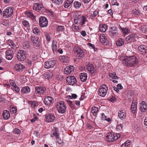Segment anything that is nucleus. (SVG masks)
Instances as JSON below:
<instances>
[{
	"label": "nucleus",
	"mask_w": 147,
	"mask_h": 147,
	"mask_svg": "<svg viewBox=\"0 0 147 147\" xmlns=\"http://www.w3.org/2000/svg\"><path fill=\"white\" fill-rule=\"evenodd\" d=\"M80 78L81 81L84 82L87 80V75L86 73H81L80 74Z\"/></svg>",
	"instance_id": "30"
},
{
	"label": "nucleus",
	"mask_w": 147,
	"mask_h": 147,
	"mask_svg": "<svg viewBox=\"0 0 147 147\" xmlns=\"http://www.w3.org/2000/svg\"><path fill=\"white\" fill-rule=\"evenodd\" d=\"M25 67L23 65L20 63L16 64L15 67L16 70L20 72L24 71L25 70Z\"/></svg>",
	"instance_id": "15"
},
{
	"label": "nucleus",
	"mask_w": 147,
	"mask_h": 147,
	"mask_svg": "<svg viewBox=\"0 0 147 147\" xmlns=\"http://www.w3.org/2000/svg\"><path fill=\"white\" fill-rule=\"evenodd\" d=\"M116 44L117 46L120 47L123 46L124 44L123 40L121 39L117 42Z\"/></svg>",
	"instance_id": "36"
},
{
	"label": "nucleus",
	"mask_w": 147,
	"mask_h": 147,
	"mask_svg": "<svg viewBox=\"0 0 147 147\" xmlns=\"http://www.w3.org/2000/svg\"><path fill=\"white\" fill-rule=\"evenodd\" d=\"M123 126V125L122 124H120V125H118L117 126V129L119 130H121L122 129Z\"/></svg>",
	"instance_id": "60"
},
{
	"label": "nucleus",
	"mask_w": 147,
	"mask_h": 147,
	"mask_svg": "<svg viewBox=\"0 0 147 147\" xmlns=\"http://www.w3.org/2000/svg\"><path fill=\"white\" fill-rule=\"evenodd\" d=\"M13 132L16 134H19L21 133V131L19 129L15 128L13 130Z\"/></svg>",
	"instance_id": "52"
},
{
	"label": "nucleus",
	"mask_w": 147,
	"mask_h": 147,
	"mask_svg": "<svg viewBox=\"0 0 147 147\" xmlns=\"http://www.w3.org/2000/svg\"><path fill=\"white\" fill-rule=\"evenodd\" d=\"M66 81L68 84L71 85H73L76 81L75 78L74 76H68L67 77Z\"/></svg>",
	"instance_id": "16"
},
{
	"label": "nucleus",
	"mask_w": 147,
	"mask_h": 147,
	"mask_svg": "<svg viewBox=\"0 0 147 147\" xmlns=\"http://www.w3.org/2000/svg\"><path fill=\"white\" fill-rule=\"evenodd\" d=\"M6 42L7 45H9L10 46L11 49L15 50V49L16 48V46L12 40L10 39L8 40H7Z\"/></svg>",
	"instance_id": "26"
},
{
	"label": "nucleus",
	"mask_w": 147,
	"mask_h": 147,
	"mask_svg": "<svg viewBox=\"0 0 147 147\" xmlns=\"http://www.w3.org/2000/svg\"><path fill=\"white\" fill-rule=\"evenodd\" d=\"M57 110L59 113L63 114L65 112L66 107L63 101H60L56 105Z\"/></svg>",
	"instance_id": "4"
},
{
	"label": "nucleus",
	"mask_w": 147,
	"mask_h": 147,
	"mask_svg": "<svg viewBox=\"0 0 147 147\" xmlns=\"http://www.w3.org/2000/svg\"><path fill=\"white\" fill-rule=\"evenodd\" d=\"M117 86L119 89L121 90L123 88V86L121 84H118L117 85Z\"/></svg>",
	"instance_id": "63"
},
{
	"label": "nucleus",
	"mask_w": 147,
	"mask_h": 147,
	"mask_svg": "<svg viewBox=\"0 0 147 147\" xmlns=\"http://www.w3.org/2000/svg\"><path fill=\"white\" fill-rule=\"evenodd\" d=\"M56 138L57 139V142L59 144H61L63 142L59 138V136H58L57 137H56Z\"/></svg>",
	"instance_id": "53"
},
{
	"label": "nucleus",
	"mask_w": 147,
	"mask_h": 147,
	"mask_svg": "<svg viewBox=\"0 0 147 147\" xmlns=\"http://www.w3.org/2000/svg\"><path fill=\"white\" fill-rule=\"evenodd\" d=\"M100 40L103 45H107L108 41L107 40L105 34H100Z\"/></svg>",
	"instance_id": "19"
},
{
	"label": "nucleus",
	"mask_w": 147,
	"mask_h": 147,
	"mask_svg": "<svg viewBox=\"0 0 147 147\" xmlns=\"http://www.w3.org/2000/svg\"><path fill=\"white\" fill-rule=\"evenodd\" d=\"M141 106L140 107V110L141 111L145 112L147 108V105L144 101H142L141 103Z\"/></svg>",
	"instance_id": "27"
},
{
	"label": "nucleus",
	"mask_w": 147,
	"mask_h": 147,
	"mask_svg": "<svg viewBox=\"0 0 147 147\" xmlns=\"http://www.w3.org/2000/svg\"><path fill=\"white\" fill-rule=\"evenodd\" d=\"M112 5H116L117 6H119V4L117 3V0H113L112 1Z\"/></svg>",
	"instance_id": "55"
},
{
	"label": "nucleus",
	"mask_w": 147,
	"mask_h": 147,
	"mask_svg": "<svg viewBox=\"0 0 147 147\" xmlns=\"http://www.w3.org/2000/svg\"><path fill=\"white\" fill-rule=\"evenodd\" d=\"M22 24L24 26L27 28L29 27L30 26L28 22L26 20H23L22 21Z\"/></svg>",
	"instance_id": "37"
},
{
	"label": "nucleus",
	"mask_w": 147,
	"mask_h": 147,
	"mask_svg": "<svg viewBox=\"0 0 147 147\" xmlns=\"http://www.w3.org/2000/svg\"><path fill=\"white\" fill-rule=\"evenodd\" d=\"M9 82L11 85L13 87H15V85H16L15 82L12 80H10Z\"/></svg>",
	"instance_id": "59"
},
{
	"label": "nucleus",
	"mask_w": 147,
	"mask_h": 147,
	"mask_svg": "<svg viewBox=\"0 0 147 147\" xmlns=\"http://www.w3.org/2000/svg\"><path fill=\"white\" fill-rule=\"evenodd\" d=\"M38 105L37 102L36 101H34L32 104V107L35 108V107L37 106Z\"/></svg>",
	"instance_id": "61"
},
{
	"label": "nucleus",
	"mask_w": 147,
	"mask_h": 147,
	"mask_svg": "<svg viewBox=\"0 0 147 147\" xmlns=\"http://www.w3.org/2000/svg\"><path fill=\"white\" fill-rule=\"evenodd\" d=\"M5 26H8L9 25V22L7 20H5L1 24Z\"/></svg>",
	"instance_id": "48"
},
{
	"label": "nucleus",
	"mask_w": 147,
	"mask_h": 147,
	"mask_svg": "<svg viewBox=\"0 0 147 147\" xmlns=\"http://www.w3.org/2000/svg\"><path fill=\"white\" fill-rule=\"evenodd\" d=\"M45 117L46 121L48 123L53 121L55 119L54 115L51 113L46 115Z\"/></svg>",
	"instance_id": "18"
},
{
	"label": "nucleus",
	"mask_w": 147,
	"mask_h": 147,
	"mask_svg": "<svg viewBox=\"0 0 147 147\" xmlns=\"http://www.w3.org/2000/svg\"><path fill=\"white\" fill-rule=\"evenodd\" d=\"M138 36L137 34L134 33L127 36L126 38V40L128 43H129L134 40L136 38H138Z\"/></svg>",
	"instance_id": "14"
},
{
	"label": "nucleus",
	"mask_w": 147,
	"mask_h": 147,
	"mask_svg": "<svg viewBox=\"0 0 147 147\" xmlns=\"http://www.w3.org/2000/svg\"><path fill=\"white\" fill-rule=\"evenodd\" d=\"M27 55L26 51L22 50H20L17 53V57L19 61H22L25 59Z\"/></svg>",
	"instance_id": "3"
},
{
	"label": "nucleus",
	"mask_w": 147,
	"mask_h": 147,
	"mask_svg": "<svg viewBox=\"0 0 147 147\" xmlns=\"http://www.w3.org/2000/svg\"><path fill=\"white\" fill-rule=\"evenodd\" d=\"M13 12V9L11 7H8L3 11V16L5 18H9L12 15Z\"/></svg>",
	"instance_id": "6"
},
{
	"label": "nucleus",
	"mask_w": 147,
	"mask_h": 147,
	"mask_svg": "<svg viewBox=\"0 0 147 147\" xmlns=\"http://www.w3.org/2000/svg\"><path fill=\"white\" fill-rule=\"evenodd\" d=\"M44 75V76L46 79L49 80L52 78L53 74L52 72L49 71L48 72H46L45 74Z\"/></svg>",
	"instance_id": "29"
},
{
	"label": "nucleus",
	"mask_w": 147,
	"mask_h": 147,
	"mask_svg": "<svg viewBox=\"0 0 147 147\" xmlns=\"http://www.w3.org/2000/svg\"><path fill=\"white\" fill-rule=\"evenodd\" d=\"M46 91V88L41 86H37L35 88V93L40 95L43 94Z\"/></svg>",
	"instance_id": "10"
},
{
	"label": "nucleus",
	"mask_w": 147,
	"mask_h": 147,
	"mask_svg": "<svg viewBox=\"0 0 147 147\" xmlns=\"http://www.w3.org/2000/svg\"><path fill=\"white\" fill-rule=\"evenodd\" d=\"M64 0H52L53 2L56 4L61 5L62 3Z\"/></svg>",
	"instance_id": "40"
},
{
	"label": "nucleus",
	"mask_w": 147,
	"mask_h": 147,
	"mask_svg": "<svg viewBox=\"0 0 147 147\" xmlns=\"http://www.w3.org/2000/svg\"><path fill=\"white\" fill-rule=\"evenodd\" d=\"M130 142L127 140L126 141L124 144H122L121 145V147H127L129 145Z\"/></svg>",
	"instance_id": "47"
},
{
	"label": "nucleus",
	"mask_w": 147,
	"mask_h": 147,
	"mask_svg": "<svg viewBox=\"0 0 147 147\" xmlns=\"http://www.w3.org/2000/svg\"><path fill=\"white\" fill-rule=\"evenodd\" d=\"M61 58L64 63H66L68 61L69 57L67 56H63L61 57Z\"/></svg>",
	"instance_id": "44"
},
{
	"label": "nucleus",
	"mask_w": 147,
	"mask_h": 147,
	"mask_svg": "<svg viewBox=\"0 0 147 147\" xmlns=\"http://www.w3.org/2000/svg\"><path fill=\"white\" fill-rule=\"evenodd\" d=\"M138 60L134 56L126 57L123 60V63L125 66L132 67L138 64Z\"/></svg>",
	"instance_id": "1"
},
{
	"label": "nucleus",
	"mask_w": 147,
	"mask_h": 147,
	"mask_svg": "<svg viewBox=\"0 0 147 147\" xmlns=\"http://www.w3.org/2000/svg\"><path fill=\"white\" fill-rule=\"evenodd\" d=\"M30 91V88L28 86H26L22 88L21 90L22 94H28Z\"/></svg>",
	"instance_id": "25"
},
{
	"label": "nucleus",
	"mask_w": 147,
	"mask_h": 147,
	"mask_svg": "<svg viewBox=\"0 0 147 147\" xmlns=\"http://www.w3.org/2000/svg\"><path fill=\"white\" fill-rule=\"evenodd\" d=\"M81 35L84 36H85L86 35V32L84 31H82L81 32Z\"/></svg>",
	"instance_id": "64"
},
{
	"label": "nucleus",
	"mask_w": 147,
	"mask_h": 147,
	"mask_svg": "<svg viewBox=\"0 0 147 147\" xmlns=\"http://www.w3.org/2000/svg\"><path fill=\"white\" fill-rule=\"evenodd\" d=\"M131 108L132 113H134L137 109L136 102L134 101L132 102Z\"/></svg>",
	"instance_id": "31"
},
{
	"label": "nucleus",
	"mask_w": 147,
	"mask_h": 147,
	"mask_svg": "<svg viewBox=\"0 0 147 147\" xmlns=\"http://www.w3.org/2000/svg\"><path fill=\"white\" fill-rule=\"evenodd\" d=\"M39 23L41 27H45L47 26L48 21L45 17L42 16L40 18Z\"/></svg>",
	"instance_id": "9"
},
{
	"label": "nucleus",
	"mask_w": 147,
	"mask_h": 147,
	"mask_svg": "<svg viewBox=\"0 0 147 147\" xmlns=\"http://www.w3.org/2000/svg\"><path fill=\"white\" fill-rule=\"evenodd\" d=\"M73 0H67L64 5V7L67 8L72 4Z\"/></svg>",
	"instance_id": "34"
},
{
	"label": "nucleus",
	"mask_w": 147,
	"mask_h": 147,
	"mask_svg": "<svg viewBox=\"0 0 147 147\" xmlns=\"http://www.w3.org/2000/svg\"><path fill=\"white\" fill-rule=\"evenodd\" d=\"M53 99L51 97L48 96L45 98L44 102L46 105H49L53 102Z\"/></svg>",
	"instance_id": "21"
},
{
	"label": "nucleus",
	"mask_w": 147,
	"mask_h": 147,
	"mask_svg": "<svg viewBox=\"0 0 147 147\" xmlns=\"http://www.w3.org/2000/svg\"><path fill=\"white\" fill-rule=\"evenodd\" d=\"M11 112H12L13 113H15L17 112V109L14 107H11L10 109Z\"/></svg>",
	"instance_id": "51"
},
{
	"label": "nucleus",
	"mask_w": 147,
	"mask_h": 147,
	"mask_svg": "<svg viewBox=\"0 0 147 147\" xmlns=\"http://www.w3.org/2000/svg\"><path fill=\"white\" fill-rule=\"evenodd\" d=\"M27 14L28 17L31 18L32 20H34L35 19V16L31 12H28Z\"/></svg>",
	"instance_id": "41"
},
{
	"label": "nucleus",
	"mask_w": 147,
	"mask_h": 147,
	"mask_svg": "<svg viewBox=\"0 0 147 147\" xmlns=\"http://www.w3.org/2000/svg\"><path fill=\"white\" fill-rule=\"evenodd\" d=\"M6 59L11 60L13 57V52L10 50H7L6 51Z\"/></svg>",
	"instance_id": "20"
},
{
	"label": "nucleus",
	"mask_w": 147,
	"mask_h": 147,
	"mask_svg": "<svg viewBox=\"0 0 147 147\" xmlns=\"http://www.w3.org/2000/svg\"><path fill=\"white\" fill-rule=\"evenodd\" d=\"M107 28V27L106 24H102L100 25L99 29L101 32H105Z\"/></svg>",
	"instance_id": "33"
},
{
	"label": "nucleus",
	"mask_w": 147,
	"mask_h": 147,
	"mask_svg": "<svg viewBox=\"0 0 147 147\" xmlns=\"http://www.w3.org/2000/svg\"><path fill=\"white\" fill-rule=\"evenodd\" d=\"M30 39L34 45L36 47H39L40 46V41L38 37L32 35L30 37Z\"/></svg>",
	"instance_id": "8"
},
{
	"label": "nucleus",
	"mask_w": 147,
	"mask_h": 147,
	"mask_svg": "<svg viewBox=\"0 0 147 147\" xmlns=\"http://www.w3.org/2000/svg\"><path fill=\"white\" fill-rule=\"evenodd\" d=\"M132 12L133 13L134 15H137L139 16L140 15V13L139 11L136 9L133 10Z\"/></svg>",
	"instance_id": "57"
},
{
	"label": "nucleus",
	"mask_w": 147,
	"mask_h": 147,
	"mask_svg": "<svg viewBox=\"0 0 147 147\" xmlns=\"http://www.w3.org/2000/svg\"><path fill=\"white\" fill-rule=\"evenodd\" d=\"M74 67L72 66H68L65 69V73L66 74H69L74 70Z\"/></svg>",
	"instance_id": "23"
},
{
	"label": "nucleus",
	"mask_w": 147,
	"mask_h": 147,
	"mask_svg": "<svg viewBox=\"0 0 147 147\" xmlns=\"http://www.w3.org/2000/svg\"><path fill=\"white\" fill-rule=\"evenodd\" d=\"M102 116V119L104 120H106V116L103 113H102L101 114Z\"/></svg>",
	"instance_id": "62"
},
{
	"label": "nucleus",
	"mask_w": 147,
	"mask_h": 147,
	"mask_svg": "<svg viewBox=\"0 0 147 147\" xmlns=\"http://www.w3.org/2000/svg\"><path fill=\"white\" fill-rule=\"evenodd\" d=\"M53 134L56 137L59 136V131L56 127H54L53 130Z\"/></svg>",
	"instance_id": "35"
},
{
	"label": "nucleus",
	"mask_w": 147,
	"mask_h": 147,
	"mask_svg": "<svg viewBox=\"0 0 147 147\" xmlns=\"http://www.w3.org/2000/svg\"><path fill=\"white\" fill-rule=\"evenodd\" d=\"M126 114L125 111L121 109L118 112V116L119 117L122 119H124L125 117Z\"/></svg>",
	"instance_id": "24"
},
{
	"label": "nucleus",
	"mask_w": 147,
	"mask_h": 147,
	"mask_svg": "<svg viewBox=\"0 0 147 147\" xmlns=\"http://www.w3.org/2000/svg\"><path fill=\"white\" fill-rule=\"evenodd\" d=\"M74 5V7L76 8H79L81 5L80 3L77 1L75 2Z\"/></svg>",
	"instance_id": "43"
},
{
	"label": "nucleus",
	"mask_w": 147,
	"mask_h": 147,
	"mask_svg": "<svg viewBox=\"0 0 147 147\" xmlns=\"http://www.w3.org/2000/svg\"><path fill=\"white\" fill-rule=\"evenodd\" d=\"M146 47L144 45H141L138 47V50L139 53L143 52L142 53V54L144 55L146 53Z\"/></svg>",
	"instance_id": "22"
},
{
	"label": "nucleus",
	"mask_w": 147,
	"mask_h": 147,
	"mask_svg": "<svg viewBox=\"0 0 147 147\" xmlns=\"http://www.w3.org/2000/svg\"><path fill=\"white\" fill-rule=\"evenodd\" d=\"M120 137L119 134H117L112 133H109L106 137V139L107 141L113 142L117 140Z\"/></svg>",
	"instance_id": "5"
},
{
	"label": "nucleus",
	"mask_w": 147,
	"mask_h": 147,
	"mask_svg": "<svg viewBox=\"0 0 147 147\" xmlns=\"http://www.w3.org/2000/svg\"><path fill=\"white\" fill-rule=\"evenodd\" d=\"M23 47L24 49H27L29 47L30 45L29 43L27 41L24 42L23 45Z\"/></svg>",
	"instance_id": "46"
},
{
	"label": "nucleus",
	"mask_w": 147,
	"mask_h": 147,
	"mask_svg": "<svg viewBox=\"0 0 147 147\" xmlns=\"http://www.w3.org/2000/svg\"><path fill=\"white\" fill-rule=\"evenodd\" d=\"M14 88L15 91L16 92H18L20 91V88L19 87L16 85H15V87H13Z\"/></svg>",
	"instance_id": "58"
},
{
	"label": "nucleus",
	"mask_w": 147,
	"mask_h": 147,
	"mask_svg": "<svg viewBox=\"0 0 147 147\" xmlns=\"http://www.w3.org/2000/svg\"><path fill=\"white\" fill-rule=\"evenodd\" d=\"M25 62L27 63L29 66H31L32 63V61L28 59H26V60L25 61Z\"/></svg>",
	"instance_id": "50"
},
{
	"label": "nucleus",
	"mask_w": 147,
	"mask_h": 147,
	"mask_svg": "<svg viewBox=\"0 0 147 147\" xmlns=\"http://www.w3.org/2000/svg\"><path fill=\"white\" fill-rule=\"evenodd\" d=\"M117 28H115L114 29H113L111 31V32L112 34H113V35L115 34H115L117 33Z\"/></svg>",
	"instance_id": "56"
},
{
	"label": "nucleus",
	"mask_w": 147,
	"mask_h": 147,
	"mask_svg": "<svg viewBox=\"0 0 147 147\" xmlns=\"http://www.w3.org/2000/svg\"><path fill=\"white\" fill-rule=\"evenodd\" d=\"M87 16H82L80 15H78L74 19V22L76 24H80L82 26L85 24V22L87 21L86 18Z\"/></svg>",
	"instance_id": "2"
},
{
	"label": "nucleus",
	"mask_w": 147,
	"mask_h": 147,
	"mask_svg": "<svg viewBox=\"0 0 147 147\" xmlns=\"http://www.w3.org/2000/svg\"><path fill=\"white\" fill-rule=\"evenodd\" d=\"M74 51L75 53L77 54L78 57H82L83 56L84 54V51L78 46H75L74 48Z\"/></svg>",
	"instance_id": "11"
},
{
	"label": "nucleus",
	"mask_w": 147,
	"mask_h": 147,
	"mask_svg": "<svg viewBox=\"0 0 147 147\" xmlns=\"http://www.w3.org/2000/svg\"><path fill=\"white\" fill-rule=\"evenodd\" d=\"M34 33L35 34H38L39 33V30L38 29L36 28H35L33 30Z\"/></svg>",
	"instance_id": "54"
},
{
	"label": "nucleus",
	"mask_w": 147,
	"mask_h": 147,
	"mask_svg": "<svg viewBox=\"0 0 147 147\" xmlns=\"http://www.w3.org/2000/svg\"><path fill=\"white\" fill-rule=\"evenodd\" d=\"M42 7V4L40 3H35L33 6V9L40 12L42 11L41 10Z\"/></svg>",
	"instance_id": "17"
},
{
	"label": "nucleus",
	"mask_w": 147,
	"mask_h": 147,
	"mask_svg": "<svg viewBox=\"0 0 147 147\" xmlns=\"http://www.w3.org/2000/svg\"><path fill=\"white\" fill-rule=\"evenodd\" d=\"M91 111L93 113V115L95 116L96 117L98 111V110L97 107H94L92 108Z\"/></svg>",
	"instance_id": "32"
},
{
	"label": "nucleus",
	"mask_w": 147,
	"mask_h": 147,
	"mask_svg": "<svg viewBox=\"0 0 147 147\" xmlns=\"http://www.w3.org/2000/svg\"><path fill=\"white\" fill-rule=\"evenodd\" d=\"M56 64V62L54 60H50L45 62V67L47 69L53 68Z\"/></svg>",
	"instance_id": "12"
},
{
	"label": "nucleus",
	"mask_w": 147,
	"mask_h": 147,
	"mask_svg": "<svg viewBox=\"0 0 147 147\" xmlns=\"http://www.w3.org/2000/svg\"><path fill=\"white\" fill-rule=\"evenodd\" d=\"M98 12L97 11H95L93 12V14H91L90 16V18L91 19H93L96 17L98 14Z\"/></svg>",
	"instance_id": "42"
},
{
	"label": "nucleus",
	"mask_w": 147,
	"mask_h": 147,
	"mask_svg": "<svg viewBox=\"0 0 147 147\" xmlns=\"http://www.w3.org/2000/svg\"><path fill=\"white\" fill-rule=\"evenodd\" d=\"M122 31L124 34H127L130 32V30L127 28H125L122 29Z\"/></svg>",
	"instance_id": "49"
},
{
	"label": "nucleus",
	"mask_w": 147,
	"mask_h": 147,
	"mask_svg": "<svg viewBox=\"0 0 147 147\" xmlns=\"http://www.w3.org/2000/svg\"><path fill=\"white\" fill-rule=\"evenodd\" d=\"M2 115L3 119L5 120L8 119L10 116L9 111L6 110L4 111Z\"/></svg>",
	"instance_id": "28"
},
{
	"label": "nucleus",
	"mask_w": 147,
	"mask_h": 147,
	"mask_svg": "<svg viewBox=\"0 0 147 147\" xmlns=\"http://www.w3.org/2000/svg\"><path fill=\"white\" fill-rule=\"evenodd\" d=\"M86 68L88 71H89L93 75H94L96 72V71L92 64L89 62L87 63Z\"/></svg>",
	"instance_id": "13"
},
{
	"label": "nucleus",
	"mask_w": 147,
	"mask_h": 147,
	"mask_svg": "<svg viewBox=\"0 0 147 147\" xmlns=\"http://www.w3.org/2000/svg\"><path fill=\"white\" fill-rule=\"evenodd\" d=\"M57 49V42L55 41H53V48L52 50L54 52L55 51H56Z\"/></svg>",
	"instance_id": "38"
},
{
	"label": "nucleus",
	"mask_w": 147,
	"mask_h": 147,
	"mask_svg": "<svg viewBox=\"0 0 147 147\" xmlns=\"http://www.w3.org/2000/svg\"><path fill=\"white\" fill-rule=\"evenodd\" d=\"M107 90V86L102 85L99 88L98 94L101 96L104 97L106 94Z\"/></svg>",
	"instance_id": "7"
},
{
	"label": "nucleus",
	"mask_w": 147,
	"mask_h": 147,
	"mask_svg": "<svg viewBox=\"0 0 147 147\" xmlns=\"http://www.w3.org/2000/svg\"><path fill=\"white\" fill-rule=\"evenodd\" d=\"M57 31L60 32L64 30V27L62 26H58L57 27Z\"/></svg>",
	"instance_id": "39"
},
{
	"label": "nucleus",
	"mask_w": 147,
	"mask_h": 147,
	"mask_svg": "<svg viewBox=\"0 0 147 147\" xmlns=\"http://www.w3.org/2000/svg\"><path fill=\"white\" fill-rule=\"evenodd\" d=\"M110 77L114 79H117L118 78V77L116 75L115 73H111L109 75Z\"/></svg>",
	"instance_id": "45"
}]
</instances>
